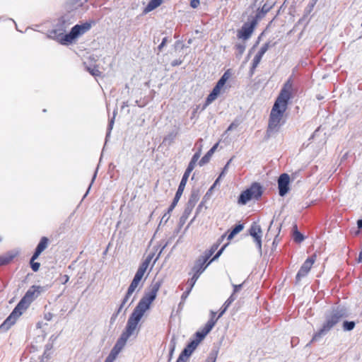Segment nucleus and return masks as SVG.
I'll list each match as a JSON object with an SVG mask.
<instances>
[{
  "mask_svg": "<svg viewBox=\"0 0 362 362\" xmlns=\"http://www.w3.org/2000/svg\"><path fill=\"white\" fill-rule=\"evenodd\" d=\"M168 42V39L167 37L163 38L161 43L158 46V49L159 52L162 51L163 48L165 46Z\"/></svg>",
  "mask_w": 362,
  "mask_h": 362,
  "instance_id": "54",
  "label": "nucleus"
},
{
  "mask_svg": "<svg viewBox=\"0 0 362 362\" xmlns=\"http://www.w3.org/2000/svg\"><path fill=\"white\" fill-rule=\"evenodd\" d=\"M228 244H225L216 253V255L212 257V259L209 262L210 264L211 262H214L218 259V257L221 255L225 248L227 247Z\"/></svg>",
  "mask_w": 362,
  "mask_h": 362,
  "instance_id": "47",
  "label": "nucleus"
},
{
  "mask_svg": "<svg viewBox=\"0 0 362 362\" xmlns=\"http://www.w3.org/2000/svg\"><path fill=\"white\" fill-rule=\"evenodd\" d=\"M271 47L270 42H267L262 45L260 48L257 54L255 56L253 59V69H256L259 64L260 63L263 55L266 53V52Z\"/></svg>",
  "mask_w": 362,
  "mask_h": 362,
  "instance_id": "14",
  "label": "nucleus"
},
{
  "mask_svg": "<svg viewBox=\"0 0 362 362\" xmlns=\"http://www.w3.org/2000/svg\"><path fill=\"white\" fill-rule=\"evenodd\" d=\"M254 242L256 243L257 247L258 248L259 252L262 254V235H257L253 237Z\"/></svg>",
  "mask_w": 362,
  "mask_h": 362,
  "instance_id": "46",
  "label": "nucleus"
},
{
  "mask_svg": "<svg viewBox=\"0 0 362 362\" xmlns=\"http://www.w3.org/2000/svg\"><path fill=\"white\" fill-rule=\"evenodd\" d=\"M30 267L33 272H37L40 269V264L37 262L30 261Z\"/></svg>",
  "mask_w": 362,
  "mask_h": 362,
  "instance_id": "52",
  "label": "nucleus"
},
{
  "mask_svg": "<svg viewBox=\"0 0 362 362\" xmlns=\"http://www.w3.org/2000/svg\"><path fill=\"white\" fill-rule=\"evenodd\" d=\"M177 132H170L168 135H166L164 139H163V144H168V145H170L173 141L175 139L176 136H177Z\"/></svg>",
  "mask_w": 362,
  "mask_h": 362,
  "instance_id": "33",
  "label": "nucleus"
},
{
  "mask_svg": "<svg viewBox=\"0 0 362 362\" xmlns=\"http://www.w3.org/2000/svg\"><path fill=\"white\" fill-rule=\"evenodd\" d=\"M262 186L257 182H254L249 188L240 193L238 199V204L239 205H245L252 199L258 200L262 197Z\"/></svg>",
  "mask_w": 362,
  "mask_h": 362,
  "instance_id": "6",
  "label": "nucleus"
},
{
  "mask_svg": "<svg viewBox=\"0 0 362 362\" xmlns=\"http://www.w3.org/2000/svg\"><path fill=\"white\" fill-rule=\"evenodd\" d=\"M199 199V191L198 189H192L186 205L194 209Z\"/></svg>",
  "mask_w": 362,
  "mask_h": 362,
  "instance_id": "19",
  "label": "nucleus"
},
{
  "mask_svg": "<svg viewBox=\"0 0 362 362\" xmlns=\"http://www.w3.org/2000/svg\"><path fill=\"white\" fill-rule=\"evenodd\" d=\"M188 178H189L188 177L182 175V180L180 182V185H179L177 192L175 193V197L168 208V212H171L175 209L176 205L177 204V202H179V200L183 193V191L185 189V185H186Z\"/></svg>",
  "mask_w": 362,
  "mask_h": 362,
  "instance_id": "12",
  "label": "nucleus"
},
{
  "mask_svg": "<svg viewBox=\"0 0 362 362\" xmlns=\"http://www.w3.org/2000/svg\"><path fill=\"white\" fill-rule=\"evenodd\" d=\"M192 289H189V288L182 293L181 299L182 300H185L189 296V293L191 292Z\"/></svg>",
  "mask_w": 362,
  "mask_h": 362,
  "instance_id": "59",
  "label": "nucleus"
},
{
  "mask_svg": "<svg viewBox=\"0 0 362 362\" xmlns=\"http://www.w3.org/2000/svg\"><path fill=\"white\" fill-rule=\"evenodd\" d=\"M249 233L252 238L261 235L262 229L260 226L253 223L249 230Z\"/></svg>",
  "mask_w": 362,
  "mask_h": 362,
  "instance_id": "30",
  "label": "nucleus"
},
{
  "mask_svg": "<svg viewBox=\"0 0 362 362\" xmlns=\"http://www.w3.org/2000/svg\"><path fill=\"white\" fill-rule=\"evenodd\" d=\"M144 314L141 311L134 308L127 320L126 328L122 333L129 337L133 335Z\"/></svg>",
  "mask_w": 362,
  "mask_h": 362,
  "instance_id": "8",
  "label": "nucleus"
},
{
  "mask_svg": "<svg viewBox=\"0 0 362 362\" xmlns=\"http://www.w3.org/2000/svg\"><path fill=\"white\" fill-rule=\"evenodd\" d=\"M73 23L74 21L72 17L68 15L62 16L58 20V22L54 26V28L49 31V34L47 35V37L55 40L59 42L62 45H67V42H64L62 40L64 36L65 35L64 33Z\"/></svg>",
  "mask_w": 362,
  "mask_h": 362,
  "instance_id": "4",
  "label": "nucleus"
},
{
  "mask_svg": "<svg viewBox=\"0 0 362 362\" xmlns=\"http://www.w3.org/2000/svg\"><path fill=\"white\" fill-rule=\"evenodd\" d=\"M192 210H193V208L185 205V210L179 220L180 227H182L185 223L186 221L187 220L189 215L191 214Z\"/></svg>",
  "mask_w": 362,
  "mask_h": 362,
  "instance_id": "24",
  "label": "nucleus"
},
{
  "mask_svg": "<svg viewBox=\"0 0 362 362\" xmlns=\"http://www.w3.org/2000/svg\"><path fill=\"white\" fill-rule=\"evenodd\" d=\"M245 47H246V45L244 42L243 43H237L235 45V49L237 51V54H236L237 57H238V58L241 57V56L243 55V54L244 53V52L245 50Z\"/></svg>",
  "mask_w": 362,
  "mask_h": 362,
  "instance_id": "35",
  "label": "nucleus"
},
{
  "mask_svg": "<svg viewBox=\"0 0 362 362\" xmlns=\"http://www.w3.org/2000/svg\"><path fill=\"white\" fill-rule=\"evenodd\" d=\"M217 355H218V351H215V350L211 351L209 353L205 362H216Z\"/></svg>",
  "mask_w": 362,
  "mask_h": 362,
  "instance_id": "41",
  "label": "nucleus"
},
{
  "mask_svg": "<svg viewBox=\"0 0 362 362\" xmlns=\"http://www.w3.org/2000/svg\"><path fill=\"white\" fill-rule=\"evenodd\" d=\"M42 252H40L38 250H35V252L30 259V261H35L37 258H38V257L40 255Z\"/></svg>",
  "mask_w": 362,
  "mask_h": 362,
  "instance_id": "64",
  "label": "nucleus"
},
{
  "mask_svg": "<svg viewBox=\"0 0 362 362\" xmlns=\"http://www.w3.org/2000/svg\"><path fill=\"white\" fill-rule=\"evenodd\" d=\"M293 239L297 243H300L305 239V236L298 230L296 224L293 227Z\"/></svg>",
  "mask_w": 362,
  "mask_h": 362,
  "instance_id": "26",
  "label": "nucleus"
},
{
  "mask_svg": "<svg viewBox=\"0 0 362 362\" xmlns=\"http://www.w3.org/2000/svg\"><path fill=\"white\" fill-rule=\"evenodd\" d=\"M201 151H202V150H201V148H199V151L193 155L183 175L189 177L190 173L194 170L197 162L198 161L199 158H200Z\"/></svg>",
  "mask_w": 362,
  "mask_h": 362,
  "instance_id": "15",
  "label": "nucleus"
},
{
  "mask_svg": "<svg viewBox=\"0 0 362 362\" xmlns=\"http://www.w3.org/2000/svg\"><path fill=\"white\" fill-rule=\"evenodd\" d=\"M216 321H217V320H214L213 317H211L208 320V322L205 324L204 327L203 328H202L201 330L202 331V332H204L206 336L213 329V327H214V325L216 323Z\"/></svg>",
  "mask_w": 362,
  "mask_h": 362,
  "instance_id": "29",
  "label": "nucleus"
},
{
  "mask_svg": "<svg viewBox=\"0 0 362 362\" xmlns=\"http://www.w3.org/2000/svg\"><path fill=\"white\" fill-rule=\"evenodd\" d=\"M163 3V0H150L147 6L144 8L143 13L146 14L158 7Z\"/></svg>",
  "mask_w": 362,
  "mask_h": 362,
  "instance_id": "22",
  "label": "nucleus"
},
{
  "mask_svg": "<svg viewBox=\"0 0 362 362\" xmlns=\"http://www.w3.org/2000/svg\"><path fill=\"white\" fill-rule=\"evenodd\" d=\"M45 291L46 288L45 286L35 285L32 286L26 291L24 296L21 299L11 313L0 325V333L7 332L11 327L16 323V320L23 314V313L28 308L32 302H33L41 293Z\"/></svg>",
  "mask_w": 362,
  "mask_h": 362,
  "instance_id": "2",
  "label": "nucleus"
},
{
  "mask_svg": "<svg viewBox=\"0 0 362 362\" xmlns=\"http://www.w3.org/2000/svg\"><path fill=\"white\" fill-rule=\"evenodd\" d=\"M238 123H235V122H232L229 126L227 128V132H230L232 131L233 129H235L236 127H238Z\"/></svg>",
  "mask_w": 362,
  "mask_h": 362,
  "instance_id": "63",
  "label": "nucleus"
},
{
  "mask_svg": "<svg viewBox=\"0 0 362 362\" xmlns=\"http://www.w3.org/2000/svg\"><path fill=\"white\" fill-rule=\"evenodd\" d=\"M225 238V235H223L218 240L216 243H214L209 250H206L204 253V256L207 258L208 259L213 255V254L216 252V250L218 249L220 243L223 241V240Z\"/></svg>",
  "mask_w": 362,
  "mask_h": 362,
  "instance_id": "21",
  "label": "nucleus"
},
{
  "mask_svg": "<svg viewBox=\"0 0 362 362\" xmlns=\"http://www.w3.org/2000/svg\"><path fill=\"white\" fill-rule=\"evenodd\" d=\"M88 0H69L66 4L68 11H74L83 6Z\"/></svg>",
  "mask_w": 362,
  "mask_h": 362,
  "instance_id": "20",
  "label": "nucleus"
},
{
  "mask_svg": "<svg viewBox=\"0 0 362 362\" xmlns=\"http://www.w3.org/2000/svg\"><path fill=\"white\" fill-rule=\"evenodd\" d=\"M161 284V280L156 281L154 279L149 287V290L145 292L135 308L144 313L149 308L151 303L156 299Z\"/></svg>",
  "mask_w": 362,
  "mask_h": 362,
  "instance_id": "5",
  "label": "nucleus"
},
{
  "mask_svg": "<svg viewBox=\"0 0 362 362\" xmlns=\"http://www.w3.org/2000/svg\"><path fill=\"white\" fill-rule=\"evenodd\" d=\"M292 89L293 83L291 79L289 78L284 84L272 108L269 119L268 132L277 131L279 127L280 122L287 109L288 101L291 98Z\"/></svg>",
  "mask_w": 362,
  "mask_h": 362,
  "instance_id": "1",
  "label": "nucleus"
},
{
  "mask_svg": "<svg viewBox=\"0 0 362 362\" xmlns=\"http://www.w3.org/2000/svg\"><path fill=\"white\" fill-rule=\"evenodd\" d=\"M279 194L284 197L290 190V177L287 173H282L278 178Z\"/></svg>",
  "mask_w": 362,
  "mask_h": 362,
  "instance_id": "11",
  "label": "nucleus"
},
{
  "mask_svg": "<svg viewBox=\"0 0 362 362\" xmlns=\"http://www.w3.org/2000/svg\"><path fill=\"white\" fill-rule=\"evenodd\" d=\"M139 283H140V281H139L138 280H136L135 279H133V280L131 282V284L128 288V290H127L129 291V294H132L134 293L135 289L139 286Z\"/></svg>",
  "mask_w": 362,
  "mask_h": 362,
  "instance_id": "40",
  "label": "nucleus"
},
{
  "mask_svg": "<svg viewBox=\"0 0 362 362\" xmlns=\"http://www.w3.org/2000/svg\"><path fill=\"white\" fill-rule=\"evenodd\" d=\"M200 4L199 0H191L190 1V6L193 8H196L199 6Z\"/></svg>",
  "mask_w": 362,
  "mask_h": 362,
  "instance_id": "58",
  "label": "nucleus"
},
{
  "mask_svg": "<svg viewBox=\"0 0 362 362\" xmlns=\"http://www.w3.org/2000/svg\"><path fill=\"white\" fill-rule=\"evenodd\" d=\"M207 261L208 259L206 258L204 255L199 257L195 261L194 264L192 269L193 274L199 276L209 264V262L206 264Z\"/></svg>",
  "mask_w": 362,
  "mask_h": 362,
  "instance_id": "13",
  "label": "nucleus"
},
{
  "mask_svg": "<svg viewBox=\"0 0 362 362\" xmlns=\"http://www.w3.org/2000/svg\"><path fill=\"white\" fill-rule=\"evenodd\" d=\"M16 253L11 251H8L1 255H0V267L4 266L9 264L13 259L16 257Z\"/></svg>",
  "mask_w": 362,
  "mask_h": 362,
  "instance_id": "18",
  "label": "nucleus"
},
{
  "mask_svg": "<svg viewBox=\"0 0 362 362\" xmlns=\"http://www.w3.org/2000/svg\"><path fill=\"white\" fill-rule=\"evenodd\" d=\"M318 0H310L308 5L305 9V14H309L315 7Z\"/></svg>",
  "mask_w": 362,
  "mask_h": 362,
  "instance_id": "43",
  "label": "nucleus"
},
{
  "mask_svg": "<svg viewBox=\"0 0 362 362\" xmlns=\"http://www.w3.org/2000/svg\"><path fill=\"white\" fill-rule=\"evenodd\" d=\"M218 146V144L216 143L214 144L209 151L208 152L201 158V160L199 162V165L200 166H203L204 165L206 164L209 162L211 156L216 151L217 147Z\"/></svg>",
  "mask_w": 362,
  "mask_h": 362,
  "instance_id": "17",
  "label": "nucleus"
},
{
  "mask_svg": "<svg viewBox=\"0 0 362 362\" xmlns=\"http://www.w3.org/2000/svg\"><path fill=\"white\" fill-rule=\"evenodd\" d=\"M231 74L230 69H228L224 72V74L221 76V77L219 78L218 82L216 83V85L220 86L221 88H223L226 81L230 78Z\"/></svg>",
  "mask_w": 362,
  "mask_h": 362,
  "instance_id": "31",
  "label": "nucleus"
},
{
  "mask_svg": "<svg viewBox=\"0 0 362 362\" xmlns=\"http://www.w3.org/2000/svg\"><path fill=\"white\" fill-rule=\"evenodd\" d=\"M315 261V255L308 257L302 264L296 276V283L298 284L303 277L308 275Z\"/></svg>",
  "mask_w": 362,
  "mask_h": 362,
  "instance_id": "10",
  "label": "nucleus"
},
{
  "mask_svg": "<svg viewBox=\"0 0 362 362\" xmlns=\"http://www.w3.org/2000/svg\"><path fill=\"white\" fill-rule=\"evenodd\" d=\"M271 7V6H268L267 4H264L261 8V12L263 14H266L267 12L269 11Z\"/></svg>",
  "mask_w": 362,
  "mask_h": 362,
  "instance_id": "57",
  "label": "nucleus"
},
{
  "mask_svg": "<svg viewBox=\"0 0 362 362\" xmlns=\"http://www.w3.org/2000/svg\"><path fill=\"white\" fill-rule=\"evenodd\" d=\"M244 228V225L242 223L236 224L232 230L229 232L227 239L228 240H230L233 238V237L239 233L240 231H242Z\"/></svg>",
  "mask_w": 362,
  "mask_h": 362,
  "instance_id": "28",
  "label": "nucleus"
},
{
  "mask_svg": "<svg viewBox=\"0 0 362 362\" xmlns=\"http://www.w3.org/2000/svg\"><path fill=\"white\" fill-rule=\"evenodd\" d=\"M117 109H115L113 111V117L109 121L108 126H107V134H106V139L110 136L111 131H112V129L113 128V125H114V123H115V115L117 114Z\"/></svg>",
  "mask_w": 362,
  "mask_h": 362,
  "instance_id": "34",
  "label": "nucleus"
},
{
  "mask_svg": "<svg viewBox=\"0 0 362 362\" xmlns=\"http://www.w3.org/2000/svg\"><path fill=\"white\" fill-rule=\"evenodd\" d=\"M195 337H196V339L192 340V341L195 342L196 345L198 346V344L200 343V341H202L205 338L206 335L204 332H202V330H199L195 333Z\"/></svg>",
  "mask_w": 362,
  "mask_h": 362,
  "instance_id": "37",
  "label": "nucleus"
},
{
  "mask_svg": "<svg viewBox=\"0 0 362 362\" xmlns=\"http://www.w3.org/2000/svg\"><path fill=\"white\" fill-rule=\"evenodd\" d=\"M153 258V255H148L139 265V268L143 269L146 271L147 268L149 266V264Z\"/></svg>",
  "mask_w": 362,
  "mask_h": 362,
  "instance_id": "38",
  "label": "nucleus"
},
{
  "mask_svg": "<svg viewBox=\"0 0 362 362\" xmlns=\"http://www.w3.org/2000/svg\"><path fill=\"white\" fill-rule=\"evenodd\" d=\"M153 258V255H148L139 265V268L143 269L146 271L147 268L149 266V264Z\"/></svg>",
  "mask_w": 362,
  "mask_h": 362,
  "instance_id": "39",
  "label": "nucleus"
},
{
  "mask_svg": "<svg viewBox=\"0 0 362 362\" xmlns=\"http://www.w3.org/2000/svg\"><path fill=\"white\" fill-rule=\"evenodd\" d=\"M232 160V158H230L228 162L226 164V165L224 166L223 170L221 171V174L219 175V177L216 180L215 183H216L218 181V179L221 178L222 176H223L225 175V173H226L228 168V166Z\"/></svg>",
  "mask_w": 362,
  "mask_h": 362,
  "instance_id": "51",
  "label": "nucleus"
},
{
  "mask_svg": "<svg viewBox=\"0 0 362 362\" xmlns=\"http://www.w3.org/2000/svg\"><path fill=\"white\" fill-rule=\"evenodd\" d=\"M48 243V238L46 237H42L37 244L35 250H38L40 252H42L47 247Z\"/></svg>",
  "mask_w": 362,
  "mask_h": 362,
  "instance_id": "32",
  "label": "nucleus"
},
{
  "mask_svg": "<svg viewBox=\"0 0 362 362\" xmlns=\"http://www.w3.org/2000/svg\"><path fill=\"white\" fill-rule=\"evenodd\" d=\"M236 299V296L234 294H231L230 297L226 300V302L222 305L220 313L218 315V318H220L227 310L228 308L230 305V304Z\"/></svg>",
  "mask_w": 362,
  "mask_h": 362,
  "instance_id": "23",
  "label": "nucleus"
},
{
  "mask_svg": "<svg viewBox=\"0 0 362 362\" xmlns=\"http://www.w3.org/2000/svg\"><path fill=\"white\" fill-rule=\"evenodd\" d=\"M221 88H221L220 86H218L216 84V86L213 88L212 91L209 93V95L206 98V104L211 103L217 98V96L220 93Z\"/></svg>",
  "mask_w": 362,
  "mask_h": 362,
  "instance_id": "25",
  "label": "nucleus"
},
{
  "mask_svg": "<svg viewBox=\"0 0 362 362\" xmlns=\"http://www.w3.org/2000/svg\"><path fill=\"white\" fill-rule=\"evenodd\" d=\"M257 16L250 22H246L243 25L241 29L238 31V38L247 40L250 37L257 23Z\"/></svg>",
  "mask_w": 362,
  "mask_h": 362,
  "instance_id": "9",
  "label": "nucleus"
},
{
  "mask_svg": "<svg viewBox=\"0 0 362 362\" xmlns=\"http://www.w3.org/2000/svg\"><path fill=\"white\" fill-rule=\"evenodd\" d=\"M356 326V323L354 321H344L343 322V329L344 331H351L354 329Z\"/></svg>",
  "mask_w": 362,
  "mask_h": 362,
  "instance_id": "36",
  "label": "nucleus"
},
{
  "mask_svg": "<svg viewBox=\"0 0 362 362\" xmlns=\"http://www.w3.org/2000/svg\"><path fill=\"white\" fill-rule=\"evenodd\" d=\"M197 345L195 342L190 341L182 351V354L189 358L191 354L193 353V351L197 348Z\"/></svg>",
  "mask_w": 362,
  "mask_h": 362,
  "instance_id": "27",
  "label": "nucleus"
},
{
  "mask_svg": "<svg viewBox=\"0 0 362 362\" xmlns=\"http://www.w3.org/2000/svg\"><path fill=\"white\" fill-rule=\"evenodd\" d=\"M204 202H201L200 204L198 205L197 209H196V214H195V216L191 220L190 223L188 224V226L193 222V221L195 219L196 216H197V214L201 211L202 207L204 206Z\"/></svg>",
  "mask_w": 362,
  "mask_h": 362,
  "instance_id": "53",
  "label": "nucleus"
},
{
  "mask_svg": "<svg viewBox=\"0 0 362 362\" xmlns=\"http://www.w3.org/2000/svg\"><path fill=\"white\" fill-rule=\"evenodd\" d=\"M87 71L94 76H99L101 74V72L99 71L98 67L97 66H94L93 67H87Z\"/></svg>",
  "mask_w": 362,
  "mask_h": 362,
  "instance_id": "42",
  "label": "nucleus"
},
{
  "mask_svg": "<svg viewBox=\"0 0 362 362\" xmlns=\"http://www.w3.org/2000/svg\"><path fill=\"white\" fill-rule=\"evenodd\" d=\"M349 313L348 309L344 305L333 307L325 314V320L322 327L313 337L310 343L319 341L323 336L327 334L338 322L342 319L348 317Z\"/></svg>",
  "mask_w": 362,
  "mask_h": 362,
  "instance_id": "3",
  "label": "nucleus"
},
{
  "mask_svg": "<svg viewBox=\"0 0 362 362\" xmlns=\"http://www.w3.org/2000/svg\"><path fill=\"white\" fill-rule=\"evenodd\" d=\"M254 242L256 243L257 247L258 248L259 252L262 254V235H257L253 237Z\"/></svg>",
  "mask_w": 362,
  "mask_h": 362,
  "instance_id": "45",
  "label": "nucleus"
},
{
  "mask_svg": "<svg viewBox=\"0 0 362 362\" xmlns=\"http://www.w3.org/2000/svg\"><path fill=\"white\" fill-rule=\"evenodd\" d=\"M170 212H168V210L167 211V212L165 214H164V215L163 216V217L161 218V220L160 221V223H159V226H161L162 224H165L169 220L170 218Z\"/></svg>",
  "mask_w": 362,
  "mask_h": 362,
  "instance_id": "50",
  "label": "nucleus"
},
{
  "mask_svg": "<svg viewBox=\"0 0 362 362\" xmlns=\"http://www.w3.org/2000/svg\"><path fill=\"white\" fill-rule=\"evenodd\" d=\"M129 337L122 333L117 341H116L115 346L112 349V350L115 351L119 354V352L122 350V349L126 345V343Z\"/></svg>",
  "mask_w": 362,
  "mask_h": 362,
  "instance_id": "16",
  "label": "nucleus"
},
{
  "mask_svg": "<svg viewBox=\"0 0 362 362\" xmlns=\"http://www.w3.org/2000/svg\"><path fill=\"white\" fill-rule=\"evenodd\" d=\"M199 276L198 275H196L194 274H193L192 276L191 279H189L187 281V284L189 286V289H192L193 286H194L196 281H197V279H199Z\"/></svg>",
  "mask_w": 362,
  "mask_h": 362,
  "instance_id": "44",
  "label": "nucleus"
},
{
  "mask_svg": "<svg viewBox=\"0 0 362 362\" xmlns=\"http://www.w3.org/2000/svg\"><path fill=\"white\" fill-rule=\"evenodd\" d=\"M357 227L358 228V230L356 232V235H358L361 233L360 230H362V219H358L357 221Z\"/></svg>",
  "mask_w": 362,
  "mask_h": 362,
  "instance_id": "62",
  "label": "nucleus"
},
{
  "mask_svg": "<svg viewBox=\"0 0 362 362\" xmlns=\"http://www.w3.org/2000/svg\"><path fill=\"white\" fill-rule=\"evenodd\" d=\"M228 244H225L216 253V255L212 257V259L209 262L210 264L211 262H214L218 259V257L221 255L225 248L227 247Z\"/></svg>",
  "mask_w": 362,
  "mask_h": 362,
  "instance_id": "48",
  "label": "nucleus"
},
{
  "mask_svg": "<svg viewBox=\"0 0 362 362\" xmlns=\"http://www.w3.org/2000/svg\"><path fill=\"white\" fill-rule=\"evenodd\" d=\"M189 358L184 356L182 353L180 354L178 358L177 359L176 362H186L188 360Z\"/></svg>",
  "mask_w": 362,
  "mask_h": 362,
  "instance_id": "60",
  "label": "nucleus"
},
{
  "mask_svg": "<svg viewBox=\"0 0 362 362\" xmlns=\"http://www.w3.org/2000/svg\"><path fill=\"white\" fill-rule=\"evenodd\" d=\"M189 358L184 356L182 353L180 354L178 358L177 359L176 362H186L188 360Z\"/></svg>",
  "mask_w": 362,
  "mask_h": 362,
  "instance_id": "61",
  "label": "nucleus"
},
{
  "mask_svg": "<svg viewBox=\"0 0 362 362\" xmlns=\"http://www.w3.org/2000/svg\"><path fill=\"white\" fill-rule=\"evenodd\" d=\"M97 172H98V169H96V170H95V173H94V175H93V177H92L91 182H90V184L89 185L88 188V189H87V191H86V194H84V196H83V199H84V198L86 197V195L88 194L89 190H90V187H91V185H92L93 182H94V180H95V177H96Z\"/></svg>",
  "mask_w": 362,
  "mask_h": 362,
  "instance_id": "55",
  "label": "nucleus"
},
{
  "mask_svg": "<svg viewBox=\"0 0 362 362\" xmlns=\"http://www.w3.org/2000/svg\"><path fill=\"white\" fill-rule=\"evenodd\" d=\"M91 27L92 23L90 22H85L82 24H76L71 29L69 33L65 34L62 40L64 42H67V45L69 43H71L77 37L87 33L91 28Z\"/></svg>",
  "mask_w": 362,
  "mask_h": 362,
  "instance_id": "7",
  "label": "nucleus"
},
{
  "mask_svg": "<svg viewBox=\"0 0 362 362\" xmlns=\"http://www.w3.org/2000/svg\"><path fill=\"white\" fill-rule=\"evenodd\" d=\"M118 354V353L115 352V351L113 350H111L110 353L105 358V361H107V362H113V361L115 360Z\"/></svg>",
  "mask_w": 362,
  "mask_h": 362,
  "instance_id": "49",
  "label": "nucleus"
},
{
  "mask_svg": "<svg viewBox=\"0 0 362 362\" xmlns=\"http://www.w3.org/2000/svg\"><path fill=\"white\" fill-rule=\"evenodd\" d=\"M243 284H240L238 285L232 284V286L233 287V292L232 294L235 295L236 293H238L243 288Z\"/></svg>",
  "mask_w": 362,
  "mask_h": 362,
  "instance_id": "56",
  "label": "nucleus"
}]
</instances>
